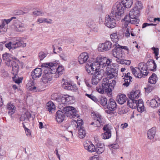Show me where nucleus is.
<instances>
[{
    "mask_svg": "<svg viewBox=\"0 0 160 160\" xmlns=\"http://www.w3.org/2000/svg\"><path fill=\"white\" fill-rule=\"evenodd\" d=\"M84 146L85 149L89 152H92L95 151L96 148L95 146L88 141H86L84 143Z\"/></svg>",
    "mask_w": 160,
    "mask_h": 160,
    "instance_id": "obj_17",
    "label": "nucleus"
},
{
    "mask_svg": "<svg viewBox=\"0 0 160 160\" xmlns=\"http://www.w3.org/2000/svg\"><path fill=\"white\" fill-rule=\"evenodd\" d=\"M47 54L43 52H41L38 54V57L40 60H43L47 56Z\"/></svg>",
    "mask_w": 160,
    "mask_h": 160,
    "instance_id": "obj_50",
    "label": "nucleus"
},
{
    "mask_svg": "<svg viewBox=\"0 0 160 160\" xmlns=\"http://www.w3.org/2000/svg\"><path fill=\"white\" fill-rule=\"evenodd\" d=\"M65 115L64 112H63L61 111L58 110L57 112L56 115V119L57 122L59 123L62 122L64 120Z\"/></svg>",
    "mask_w": 160,
    "mask_h": 160,
    "instance_id": "obj_20",
    "label": "nucleus"
},
{
    "mask_svg": "<svg viewBox=\"0 0 160 160\" xmlns=\"http://www.w3.org/2000/svg\"><path fill=\"white\" fill-rule=\"evenodd\" d=\"M116 61L118 63L127 65H129L131 63L130 60L124 59L122 58L120 59H116Z\"/></svg>",
    "mask_w": 160,
    "mask_h": 160,
    "instance_id": "obj_42",
    "label": "nucleus"
},
{
    "mask_svg": "<svg viewBox=\"0 0 160 160\" xmlns=\"http://www.w3.org/2000/svg\"><path fill=\"white\" fill-rule=\"evenodd\" d=\"M77 126L82 127V125L83 124V122L82 120H77Z\"/></svg>",
    "mask_w": 160,
    "mask_h": 160,
    "instance_id": "obj_59",
    "label": "nucleus"
},
{
    "mask_svg": "<svg viewBox=\"0 0 160 160\" xmlns=\"http://www.w3.org/2000/svg\"><path fill=\"white\" fill-rule=\"evenodd\" d=\"M62 87L65 89L71 90L73 91H76L77 90V87L75 85H72L68 82H65L64 80L63 82H62Z\"/></svg>",
    "mask_w": 160,
    "mask_h": 160,
    "instance_id": "obj_13",
    "label": "nucleus"
},
{
    "mask_svg": "<svg viewBox=\"0 0 160 160\" xmlns=\"http://www.w3.org/2000/svg\"><path fill=\"white\" fill-rule=\"evenodd\" d=\"M152 49L154 53L155 54V56L156 58V59H157L158 58V48H157L152 47Z\"/></svg>",
    "mask_w": 160,
    "mask_h": 160,
    "instance_id": "obj_54",
    "label": "nucleus"
},
{
    "mask_svg": "<svg viewBox=\"0 0 160 160\" xmlns=\"http://www.w3.org/2000/svg\"><path fill=\"white\" fill-rule=\"evenodd\" d=\"M130 28H127L125 33V36L126 37L128 38L130 36Z\"/></svg>",
    "mask_w": 160,
    "mask_h": 160,
    "instance_id": "obj_57",
    "label": "nucleus"
},
{
    "mask_svg": "<svg viewBox=\"0 0 160 160\" xmlns=\"http://www.w3.org/2000/svg\"><path fill=\"white\" fill-rule=\"evenodd\" d=\"M45 67L46 68L44 71V74L43 76L42 81L43 82L46 83L49 82L52 80V73L50 72L51 71V68H49L48 67Z\"/></svg>",
    "mask_w": 160,
    "mask_h": 160,
    "instance_id": "obj_9",
    "label": "nucleus"
},
{
    "mask_svg": "<svg viewBox=\"0 0 160 160\" xmlns=\"http://www.w3.org/2000/svg\"><path fill=\"white\" fill-rule=\"evenodd\" d=\"M61 58L64 61H66L67 60V57L66 55L62 53L60 55Z\"/></svg>",
    "mask_w": 160,
    "mask_h": 160,
    "instance_id": "obj_58",
    "label": "nucleus"
},
{
    "mask_svg": "<svg viewBox=\"0 0 160 160\" xmlns=\"http://www.w3.org/2000/svg\"><path fill=\"white\" fill-rule=\"evenodd\" d=\"M94 115V119L95 120H96V125L97 127H99L102 124V116L98 113H95L93 114Z\"/></svg>",
    "mask_w": 160,
    "mask_h": 160,
    "instance_id": "obj_30",
    "label": "nucleus"
},
{
    "mask_svg": "<svg viewBox=\"0 0 160 160\" xmlns=\"http://www.w3.org/2000/svg\"><path fill=\"white\" fill-rule=\"evenodd\" d=\"M10 65L8 66V67H12L13 71L14 72L15 75H17L18 72L19 71V65L16 62L12 60L10 63Z\"/></svg>",
    "mask_w": 160,
    "mask_h": 160,
    "instance_id": "obj_29",
    "label": "nucleus"
},
{
    "mask_svg": "<svg viewBox=\"0 0 160 160\" xmlns=\"http://www.w3.org/2000/svg\"><path fill=\"white\" fill-rule=\"evenodd\" d=\"M5 46L9 49L12 48L15 49L20 46V41L19 40H17L15 42H13L12 44L11 42H9L8 43L6 44Z\"/></svg>",
    "mask_w": 160,
    "mask_h": 160,
    "instance_id": "obj_24",
    "label": "nucleus"
},
{
    "mask_svg": "<svg viewBox=\"0 0 160 160\" xmlns=\"http://www.w3.org/2000/svg\"><path fill=\"white\" fill-rule=\"evenodd\" d=\"M46 108L49 112H52L55 110V106L52 102H49L46 104Z\"/></svg>",
    "mask_w": 160,
    "mask_h": 160,
    "instance_id": "obj_38",
    "label": "nucleus"
},
{
    "mask_svg": "<svg viewBox=\"0 0 160 160\" xmlns=\"http://www.w3.org/2000/svg\"><path fill=\"white\" fill-rule=\"evenodd\" d=\"M156 24H153V23H144L142 26V28H144L146 27L147 26H156Z\"/></svg>",
    "mask_w": 160,
    "mask_h": 160,
    "instance_id": "obj_60",
    "label": "nucleus"
},
{
    "mask_svg": "<svg viewBox=\"0 0 160 160\" xmlns=\"http://www.w3.org/2000/svg\"><path fill=\"white\" fill-rule=\"evenodd\" d=\"M42 67H48L51 68V71L50 72L52 73H57L58 75L62 74L64 71L63 67L62 66H59L57 68V64L55 63L50 62L48 63H44L42 65Z\"/></svg>",
    "mask_w": 160,
    "mask_h": 160,
    "instance_id": "obj_5",
    "label": "nucleus"
},
{
    "mask_svg": "<svg viewBox=\"0 0 160 160\" xmlns=\"http://www.w3.org/2000/svg\"><path fill=\"white\" fill-rule=\"evenodd\" d=\"M104 74V71L103 69H100L99 68H97L95 70L94 74L93 76L101 80Z\"/></svg>",
    "mask_w": 160,
    "mask_h": 160,
    "instance_id": "obj_32",
    "label": "nucleus"
},
{
    "mask_svg": "<svg viewBox=\"0 0 160 160\" xmlns=\"http://www.w3.org/2000/svg\"><path fill=\"white\" fill-rule=\"evenodd\" d=\"M132 4L133 0H121V2H116L113 6L112 13L115 14H117V12L118 13L116 16L120 18L123 12L124 8L125 7L130 8Z\"/></svg>",
    "mask_w": 160,
    "mask_h": 160,
    "instance_id": "obj_2",
    "label": "nucleus"
},
{
    "mask_svg": "<svg viewBox=\"0 0 160 160\" xmlns=\"http://www.w3.org/2000/svg\"><path fill=\"white\" fill-rule=\"evenodd\" d=\"M96 90L97 91L101 93H103L105 91L102 85L99 86L97 87Z\"/></svg>",
    "mask_w": 160,
    "mask_h": 160,
    "instance_id": "obj_52",
    "label": "nucleus"
},
{
    "mask_svg": "<svg viewBox=\"0 0 160 160\" xmlns=\"http://www.w3.org/2000/svg\"><path fill=\"white\" fill-rule=\"evenodd\" d=\"M116 99L119 104H122L126 102L127 97L123 94H119L117 96Z\"/></svg>",
    "mask_w": 160,
    "mask_h": 160,
    "instance_id": "obj_33",
    "label": "nucleus"
},
{
    "mask_svg": "<svg viewBox=\"0 0 160 160\" xmlns=\"http://www.w3.org/2000/svg\"><path fill=\"white\" fill-rule=\"evenodd\" d=\"M138 67L143 76L147 75L148 73L147 72L148 68L146 63L143 62L140 63L138 65Z\"/></svg>",
    "mask_w": 160,
    "mask_h": 160,
    "instance_id": "obj_15",
    "label": "nucleus"
},
{
    "mask_svg": "<svg viewBox=\"0 0 160 160\" xmlns=\"http://www.w3.org/2000/svg\"><path fill=\"white\" fill-rule=\"evenodd\" d=\"M146 64L148 68L151 71H155L156 70L157 65L154 60L150 59Z\"/></svg>",
    "mask_w": 160,
    "mask_h": 160,
    "instance_id": "obj_23",
    "label": "nucleus"
},
{
    "mask_svg": "<svg viewBox=\"0 0 160 160\" xmlns=\"http://www.w3.org/2000/svg\"><path fill=\"white\" fill-rule=\"evenodd\" d=\"M7 108L8 110V113L10 115H12L15 112L16 108L12 104L9 103L7 104Z\"/></svg>",
    "mask_w": 160,
    "mask_h": 160,
    "instance_id": "obj_35",
    "label": "nucleus"
},
{
    "mask_svg": "<svg viewBox=\"0 0 160 160\" xmlns=\"http://www.w3.org/2000/svg\"><path fill=\"white\" fill-rule=\"evenodd\" d=\"M116 13L117 14H115V13H112V11L110 15H107L106 16L104 24L108 28H112L115 27L116 25L115 20L112 18L113 17H115L118 20L120 19L121 17L120 18H118V17L116 16V15L118 14V12Z\"/></svg>",
    "mask_w": 160,
    "mask_h": 160,
    "instance_id": "obj_3",
    "label": "nucleus"
},
{
    "mask_svg": "<svg viewBox=\"0 0 160 160\" xmlns=\"http://www.w3.org/2000/svg\"><path fill=\"white\" fill-rule=\"evenodd\" d=\"M91 28L94 32H98V27L96 24H95L93 27H92Z\"/></svg>",
    "mask_w": 160,
    "mask_h": 160,
    "instance_id": "obj_61",
    "label": "nucleus"
},
{
    "mask_svg": "<svg viewBox=\"0 0 160 160\" xmlns=\"http://www.w3.org/2000/svg\"><path fill=\"white\" fill-rule=\"evenodd\" d=\"M44 14V13L42 11L36 10L33 12V14L36 16H42Z\"/></svg>",
    "mask_w": 160,
    "mask_h": 160,
    "instance_id": "obj_53",
    "label": "nucleus"
},
{
    "mask_svg": "<svg viewBox=\"0 0 160 160\" xmlns=\"http://www.w3.org/2000/svg\"><path fill=\"white\" fill-rule=\"evenodd\" d=\"M114 48L112 51L113 56L117 58L116 59H120L124 57V53L122 52V50L120 47V45L118 43H116L113 46Z\"/></svg>",
    "mask_w": 160,
    "mask_h": 160,
    "instance_id": "obj_7",
    "label": "nucleus"
},
{
    "mask_svg": "<svg viewBox=\"0 0 160 160\" xmlns=\"http://www.w3.org/2000/svg\"><path fill=\"white\" fill-rule=\"evenodd\" d=\"M140 11L135 10L133 8L130 12L129 14L131 17V19L133 20L139 19L137 18L139 16Z\"/></svg>",
    "mask_w": 160,
    "mask_h": 160,
    "instance_id": "obj_26",
    "label": "nucleus"
},
{
    "mask_svg": "<svg viewBox=\"0 0 160 160\" xmlns=\"http://www.w3.org/2000/svg\"><path fill=\"white\" fill-rule=\"evenodd\" d=\"M95 152L98 154H101L104 151V145L100 142H96Z\"/></svg>",
    "mask_w": 160,
    "mask_h": 160,
    "instance_id": "obj_25",
    "label": "nucleus"
},
{
    "mask_svg": "<svg viewBox=\"0 0 160 160\" xmlns=\"http://www.w3.org/2000/svg\"><path fill=\"white\" fill-rule=\"evenodd\" d=\"M127 105L132 109L135 108L137 106V100L129 99L128 101Z\"/></svg>",
    "mask_w": 160,
    "mask_h": 160,
    "instance_id": "obj_36",
    "label": "nucleus"
},
{
    "mask_svg": "<svg viewBox=\"0 0 160 160\" xmlns=\"http://www.w3.org/2000/svg\"><path fill=\"white\" fill-rule=\"evenodd\" d=\"M156 131L155 127H153L149 129L147 132L148 138L150 139H153L155 135Z\"/></svg>",
    "mask_w": 160,
    "mask_h": 160,
    "instance_id": "obj_34",
    "label": "nucleus"
},
{
    "mask_svg": "<svg viewBox=\"0 0 160 160\" xmlns=\"http://www.w3.org/2000/svg\"><path fill=\"white\" fill-rule=\"evenodd\" d=\"M108 146L109 147L111 150H112L113 149H118L119 147L117 144H112L108 145Z\"/></svg>",
    "mask_w": 160,
    "mask_h": 160,
    "instance_id": "obj_47",
    "label": "nucleus"
},
{
    "mask_svg": "<svg viewBox=\"0 0 160 160\" xmlns=\"http://www.w3.org/2000/svg\"><path fill=\"white\" fill-rule=\"evenodd\" d=\"M57 94H54L52 96V98H53V99L57 102L60 105L63 107L64 106V104L66 103L65 95H63L59 97H57Z\"/></svg>",
    "mask_w": 160,
    "mask_h": 160,
    "instance_id": "obj_11",
    "label": "nucleus"
},
{
    "mask_svg": "<svg viewBox=\"0 0 160 160\" xmlns=\"http://www.w3.org/2000/svg\"><path fill=\"white\" fill-rule=\"evenodd\" d=\"M13 57L11 54L6 53L2 55V59L5 61L7 66L10 65V63L13 60Z\"/></svg>",
    "mask_w": 160,
    "mask_h": 160,
    "instance_id": "obj_21",
    "label": "nucleus"
},
{
    "mask_svg": "<svg viewBox=\"0 0 160 160\" xmlns=\"http://www.w3.org/2000/svg\"><path fill=\"white\" fill-rule=\"evenodd\" d=\"M89 160H100V158L97 157V156H94L90 158Z\"/></svg>",
    "mask_w": 160,
    "mask_h": 160,
    "instance_id": "obj_63",
    "label": "nucleus"
},
{
    "mask_svg": "<svg viewBox=\"0 0 160 160\" xmlns=\"http://www.w3.org/2000/svg\"><path fill=\"white\" fill-rule=\"evenodd\" d=\"M112 45V43L111 42L106 41L105 42L99 45L98 50L101 52L107 51L111 49Z\"/></svg>",
    "mask_w": 160,
    "mask_h": 160,
    "instance_id": "obj_12",
    "label": "nucleus"
},
{
    "mask_svg": "<svg viewBox=\"0 0 160 160\" xmlns=\"http://www.w3.org/2000/svg\"><path fill=\"white\" fill-rule=\"evenodd\" d=\"M137 108H138V107H142L144 106L143 102L142 99H139L138 101L137 100Z\"/></svg>",
    "mask_w": 160,
    "mask_h": 160,
    "instance_id": "obj_55",
    "label": "nucleus"
},
{
    "mask_svg": "<svg viewBox=\"0 0 160 160\" xmlns=\"http://www.w3.org/2000/svg\"><path fill=\"white\" fill-rule=\"evenodd\" d=\"M100 67L104 68L106 67V73L108 76V78L112 79L115 78L118 75V65L116 63L110 64L111 61L106 57L99 55L96 58Z\"/></svg>",
    "mask_w": 160,
    "mask_h": 160,
    "instance_id": "obj_1",
    "label": "nucleus"
},
{
    "mask_svg": "<svg viewBox=\"0 0 160 160\" xmlns=\"http://www.w3.org/2000/svg\"><path fill=\"white\" fill-rule=\"evenodd\" d=\"M5 26L4 22H2V24L0 25V33H3L7 31V29L4 27Z\"/></svg>",
    "mask_w": 160,
    "mask_h": 160,
    "instance_id": "obj_48",
    "label": "nucleus"
},
{
    "mask_svg": "<svg viewBox=\"0 0 160 160\" xmlns=\"http://www.w3.org/2000/svg\"><path fill=\"white\" fill-rule=\"evenodd\" d=\"M27 88L29 90L32 91L34 92H37L38 90V89L35 86L33 81H29L27 84Z\"/></svg>",
    "mask_w": 160,
    "mask_h": 160,
    "instance_id": "obj_31",
    "label": "nucleus"
},
{
    "mask_svg": "<svg viewBox=\"0 0 160 160\" xmlns=\"http://www.w3.org/2000/svg\"><path fill=\"white\" fill-rule=\"evenodd\" d=\"M136 2L135 3V5L133 8L135 10L140 12V10L143 8V4L139 0H136Z\"/></svg>",
    "mask_w": 160,
    "mask_h": 160,
    "instance_id": "obj_39",
    "label": "nucleus"
},
{
    "mask_svg": "<svg viewBox=\"0 0 160 160\" xmlns=\"http://www.w3.org/2000/svg\"><path fill=\"white\" fill-rule=\"evenodd\" d=\"M120 37L119 33H118L117 32L112 33L110 35V38L112 40L113 42H115L118 41V40L120 39Z\"/></svg>",
    "mask_w": 160,
    "mask_h": 160,
    "instance_id": "obj_37",
    "label": "nucleus"
},
{
    "mask_svg": "<svg viewBox=\"0 0 160 160\" xmlns=\"http://www.w3.org/2000/svg\"><path fill=\"white\" fill-rule=\"evenodd\" d=\"M66 103L73 99V97L68 95H65Z\"/></svg>",
    "mask_w": 160,
    "mask_h": 160,
    "instance_id": "obj_56",
    "label": "nucleus"
},
{
    "mask_svg": "<svg viewBox=\"0 0 160 160\" xmlns=\"http://www.w3.org/2000/svg\"><path fill=\"white\" fill-rule=\"evenodd\" d=\"M27 45V39L26 38H22L21 39V47L24 48Z\"/></svg>",
    "mask_w": 160,
    "mask_h": 160,
    "instance_id": "obj_49",
    "label": "nucleus"
},
{
    "mask_svg": "<svg viewBox=\"0 0 160 160\" xmlns=\"http://www.w3.org/2000/svg\"><path fill=\"white\" fill-rule=\"evenodd\" d=\"M117 105L114 100L112 98L109 99L107 105V108L110 111H109L108 112L107 111V113H110L112 111H113L116 109L117 108Z\"/></svg>",
    "mask_w": 160,
    "mask_h": 160,
    "instance_id": "obj_14",
    "label": "nucleus"
},
{
    "mask_svg": "<svg viewBox=\"0 0 160 160\" xmlns=\"http://www.w3.org/2000/svg\"><path fill=\"white\" fill-rule=\"evenodd\" d=\"M95 61L96 62H88L86 65V70L88 73L90 75L93 74L95 68L99 67L98 63V62L96 61V59Z\"/></svg>",
    "mask_w": 160,
    "mask_h": 160,
    "instance_id": "obj_8",
    "label": "nucleus"
},
{
    "mask_svg": "<svg viewBox=\"0 0 160 160\" xmlns=\"http://www.w3.org/2000/svg\"><path fill=\"white\" fill-rule=\"evenodd\" d=\"M63 110L65 115L70 118H78L79 116L78 114H77V111L72 107H66L64 108Z\"/></svg>",
    "mask_w": 160,
    "mask_h": 160,
    "instance_id": "obj_6",
    "label": "nucleus"
},
{
    "mask_svg": "<svg viewBox=\"0 0 160 160\" xmlns=\"http://www.w3.org/2000/svg\"><path fill=\"white\" fill-rule=\"evenodd\" d=\"M98 102L102 106H105L107 103V99L105 97H101L99 98Z\"/></svg>",
    "mask_w": 160,
    "mask_h": 160,
    "instance_id": "obj_43",
    "label": "nucleus"
},
{
    "mask_svg": "<svg viewBox=\"0 0 160 160\" xmlns=\"http://www.w3.org/2000/svg\"><path fill=\"white\" fill-rule=\"evenodd\" d=\"M116 83V81L115 80H109L106 78H103L102 85L106 92L110 94Z\"/></svg>",
    "mask_w": 160,
    "mask_h": 160,
    "instance_id": "obj_4",
    "label": "nucleus"
},
{
    "mask_svg": "<svg viewBox=\"0 0 160 160\" xmlns=\"http://www.w3.org/2000/svg\"><path fill=\"white\" fill-rule=\"evenodd\" d=\"M112 129L110 126L108 124L105 125L103 128L104 131V133L102 134V138L104 139H108L110 138L111 136V130Z\"/></svg>",
    "mask_w": 160,
    "mask_h": 160,
    "instance_id": "obj_10",
    "label": "nucleus"
},
{
    "mask_svg": "<svg viewBox=\"0 0 160 160\" xmlns=\"http://www.w3.org/2000/svg\"><path fill=\"white\" fill-rule=\"evenodd\" d=\"M153 89V87L151 86H148V87L146 88V91L148 92H151Z\"/></svg>",
    "mask_w": 160,
    "mask_h": 160,
    "instance_id": "obj_64",
    "label": "nucleus"
},
{
    "mask_svg": "<svg viewBox=\"0 0 160 160\" xmlns=\"http://www.w3.org/2000/svg\"><path fill=\"white\" fill-rule=\"evenodd\" d=\"M85 95L88 97V98L91 99L93 101H94L95 102L98 103V100L96 98V97L92 94H88L86 93L85 94Z\"/></svg>",
    "mask_w": 160,
    "mask_h": 160,
    "instance_id": "obj_51",
    "label": "nucleus"
},
{
    "mask_svg": "<svg viewBox=\"0 0 160 160\" xmlns=\"http://www.w3.org/2000/svg\"><path fill=\"white\" fill-rule=\"evenodd\" d=\"M14 19H17L18 20L19 19V17L17 15L15 16L12 17L10 19H5L3 22H4V24H5L6 23V24H8Z\"/></svg>",
    "mask_w": 160,
    "mask_h": 160,
    "instance_id": "obj_46",
    "label": "nucleus"
},
{
    "mask_svg": "<svg viewBox=\"0 0 160 160\" xmlns=\"http://www.w3.org/2000/svg\"><path fill=\"white\" fill-rule=\"evenodd\" d=\"M140 96L139 90H132L128 94V96L129 99L135 100L138 98Z\"/></svg>",
    "mask_w": 160,
    "mask_h": 160,
    "instance_id": "obj_18",
    "label": "nucleus"
},
{
    "mask_svg": "<svg viewBox=\"0 0 160 160\" xmlns=\"http://www.w3.org/2000/svg\"><path fill=\"white\" fill-rule=\"evenodd\" d=\"M157 75L155 73H153L149 77L148 79V82L152 84H155L157 81Z\"/></svg>",
    "mask_w": 160,
    "mask_h": 160,
    "instance_id": "obj_41",
    "label": "nucleus"
},
{
    "mask_svg": "<svg viewBox=\"0 0 160 160\" xmlns=\"http://www.w3.org/2000/svg\"><path fill=\"white\" fill-rule=\"evenodd\" d=\"M131 68L132 74L135 77L139 78H141L143 77L138 67L133 68V67H131Z\"/></svg>",
    "mask_w": 160,
    "mask_h": 160,
    "instance_id": "obj_28",
    "label": "nucleus"
},
{
    "mask_svg": "<svg viewBox=\"0 0 160 160\" xmlns=\"http://www.w3.org/2000/svg\"><path fill=\"white\" fill-rule=\"evenodd\" d=\"M42 70L41 68H36L32 72V76L33 79L40 77L42 74Z\"/></svg>",
    "mask_w": 160,
    "mask_h": 160,
    "instance_id": "obj_22",
    "label": "nucleus"
},
{
    "mask_svg": "<svg viewBox=\"0 0 160 160\" xmlns=\"http://www.w3.org/2000/svg\"><path fill=\"white\" fill-rule=\"evenodd\" d=\"M89 58L88 54L86 52L82 53L78 58V61L80 64H83L87 61Z\"/></svg>",
    "mask_w": 160,
    "mask_h": 160,
    "instance_id": "obj_19",
    "label": "nucleus"
},
{
    "mask_svg": "<svg viewBox=\"0 0 160 160\" xmlns=\"http://www.w3.org/2000/svg\"><path fill=\"white\" fill-rule=\"evenodd\" d=\"M123 20L125 22L126 24L128 23L131 24H137L139 22V19L133 20L131 19V17L129 15H126L123 19Z\"/></svg>",
    "mask_w": 160,
    "mask_h": 160,
    "instance_id": "obj_27",
    "label": "nucleus"
},
{
    "mask_svg": "<svg viewBox=\"0 0 160 160\" xmlns=\"http://www.w3.org/2000/svg\"><path fill=\"white\" fill-rule=\"evenodd\" d=\"M137 110L140 112H142L144 111V106L142 107H138Z\"/></svg>",
    "mask_w": 160,
    "mask_h": 160,
    "instance_id": "obj_62",
    "label": "nucleus"
},
{
    "mask_svg": "<svg viewBox=\"0 0 160 160\" xmlns=\"http://www.w3.org/2000/svg\"><path fill=\"white\" fill-rule=\"evenodd\" d=\"M86 24L87 26L90 28L93 27L96 24L95 22L91 19L88 20L87 21Z\"/></svg>",
    "mask_w": 160,
    "mask_h": 160,
    "instance_id": "obj_45",
    "label": "nucleus"
},
{
    "mask_svg": "<svg viewBox=\"0 0 160 160\" xmlns=\"http://www.w3.org/2000/svg\"><path fill=\"white\" fill-rule=\"evenodd\" d=\"M101 79L93 76L91 80L92 83L93 85H97Z\"/></svg>",
    "mask_w": 160,
    "mask_h": 160,
    "instance_id": "obj_44",
    "label": "nucleus"
},
{
    "mask_svg": "<svg viewBox=\"0 0 160 160\" xmlns=\"http://www.w3.org/2000/svg\"><path fill=\"white\" fill-rule=\"evenodd\" d=\"M80 129L78 132L79 137L81 138H83L86 135V131L83 127H80Z\"/></svg>",
    "mask_w": 160,
    "mask_h": 160,
    "instance_id": "obj_40",
    "label": "nucleus"
},
{
    "mask_svg": "<svg viewBox=\"0 0 160 160\" xmlns=\"http://www.w3.org/2000/svg\"><path fill=\"white\" fill-rule=\"evenodd\" d=\"M150 106L153 108H157L160 106V99L157 96L151 100L150 102Z\"/></svg>",
    "mask_w": 160,
    "mask_h": 160,
    "instance_id": "obj_16",
    "label": "nucleus"
}]
</instances>
